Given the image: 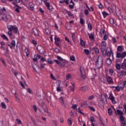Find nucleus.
I'll return each instance as SVG.
<instances>
[{"label":"nucleus","instance_id":"f257e3e1","mask_svg":"<svg viewBox=\"0 0 126 126\" xmlns=\"http://www.w3.org/2000/svg\"><path fill=\"white\" fill-rule=\"evenodd\" d=\"M95 66L98 69L101 68L103 66V57L98 56L95 62Z\"/></svg>","mask_w":126,"mask_h":126},{"label":"nucleus","instance_id":"f03ea898","mask_svg":"<svg viewBox=\"0 0 126 126\" xmlns=\"http://www.w3.org/2000/svg\"><path fill=\"white\" fill-rule=\"evenodd\" d=\"M103 57H106V56H107V57H109V59H112V60L114 59V53H113V51H112V49L110 48L109 50H108V49H106L105 51V53H102Z\"/></svg>","mask_w":126,"mask_h":126},{"label":"nucleus","instance_id":"7ed1b4c3","mask_svg":"<svg viewBox=\"0 0 126 126\" xmlns=\"http://www.w3.org/2000/svg\"><path fill=\"white\" fill-rule=\"evenodd\" d=\"M7 28L9 31H13L14 33H17L18 32V28L15 26H8Z\"/></svg>","mask_w":126,"mask_h":126},{"label":"nucleus","instance_id":"20e7f679","mask_svg":"<svg viewBox=\"0 0 126 126\" xmlns=\"http://www.w3.org/2000/svg\"><path fill=\"white\" fill-rule=\"evenodd\" d=\"M36 49L37 50L38 52H39V54L45 55L46 52L45 51L44 47L41 45H38L36 47Z\"/></svg>","mask_w":126,"mask_h":126},{"label":"nucleus","instance_id":"39448f33","mask_svg":"<svg viewBox=\"0 0 126 126\" xmlns=\"http://www.w3.org/2000/svg\"><path fill=\"white\" fill-rule=\"evenodd\" d=\"M0 20H3V21L6 22L8 20L7 16L3 12L0 13Z\"/></svg>","mask_w":126,"mask_h":126},{"label":"nucleus","instance_id":"423d86ee","mask_svg":"<svg viewBox=\"0 0 126 126\" xmlns=\"http://www.w3.org/2000/svg\"><path fill=\"white\" fill-rule=\"evenodd\" d=\"M60 102L61 103V104L64 108H67L68 107V105L66 102H64V97L63 96L61 97L60 98Z\"/></svg>","mask_w":126,"mask_h":126},{"label":"nucleus","instance_id":"0eeeda50","mask_svg":"<svg viewBox=\"0 0 126 126\" xmlns=\"http://www.w3.org/2000/svg\"><path fill=\"white\" fill-rule=\"evenodd\" d=\"M80 71L82 78L85 79V78H86V75L85 74V70L84 69V68L81 67L80 68Z\"/></svg>","mask_w":126,"mask_h":126},{"label":"nucleus","instance_id":"6e6552de","mask_svg":"<svg viewBox=\"0 0 126 126\" xmlns=\"http://www.w3.org/2000/svg\"><path fill=\"white\" fill-rule=\"evenodd\" d=\"M126 52H124L122 54H121V53H117L116 54V58H118V59H124V58H126Z\"/></svg>","mask_w":126,"mask_h":126},{"label":"nucleus","instance_id":"1a4fd4ad","mask_svg":"<svg viewBox=\"0 0 126 126\" xmlns=\"http://www.w3.org/2000/svg\"><path fill=\"white\" fill-rule=\"evenodd\" d=\"M121 68H122L124 70H122V72L125 73V74H126V63H123L121 64Z\"/></svg>","mask_w":126,"mask_h":126},{"label":"nucleus","instance_id":"9d476101","mask_svg":"<svg viewBox=\"0 0 126 126\" xmlns=\"http://www.w3.org/2000/svg\"><path fill=\"white\" fill-rule=\"evenodd\" d=\"M109 98L113 104H116V101H115V96H114L112 94H110Z\"/></svg>","mask_w":126,"mask_h":126},{"label":"nucleus","instance_id":"9b49d317","mask_svg":"<svg viewBox=\"0 0 126 126\" xmlns=\"http://www.w3.org/2000/svg\"><path fill=\"white\" fill-rule=\"evenodd\" d=\"M32 32V34H33L34 36H38V35H39V30H38V29H33Z\"/></svg>","mask_w":126,"mask_h":126},{"label":"nucleus","instance_id":"f8f14e48","mask_svg":"<svg viewBox=\"0 0 126 126\" xmlns=\"http://www.w3.org/2000/svg\"><path fill=\"white\" fill-rule=\"evenodd\" d=\"M124 75H126V74H125V73L123 72V70L121 72H119L117 74V76L119 78H123V76H124Z\"/></svg>","mask_w":126,"mask_h":126},{"label":"nucleus","instance_id":"ddd939ff","mask_svg":"<svg viewBox=\"0 0 126 126\" xmlns=\"http://www.w3.org/2000/svg\"><path fill=\"white\" fill-rule=\"evenodd\" d=\"M107 82H108L109 84H114L113 79L110 76H108L107 78Z\"/></svg>","mask_w":126,"mask_h":126},{"label":"nucleus","instance_id":"4468645a","mask_svg":"<svg viewBox=\"0 0 126 126\" xmlns=\"http://www.w3.org/2000/svg\"><path fill=\"white\" fill-rule=\"evenodd\" d=\"M115 11L116 13V15L118 16V17L122 15V11H121L120 9H118V10L116 9Z\"/></svg>","mask_w":126,"mask_h":126},{"label":"nucleus","instance_id":"2eb2a0df","mask_svg":"<svg viewBox=\"0 0 126 126\" xmlns=\"http://www.w3.org/2000/svg\"><path fill=\"white\" fill-rule=\"evenodd\" d=\"M80 90L81 91H87V90H88V88L87 86H84L81 87L80 88Z\"/></svg>","mask_w":126,"mask_h":126},{"label":"nucleus","instance_id":"dca6fc26","mask_svg":"<svg viewBox=\"0 0 126 126\" xmlns=\"http://www.w3.org/2000/svg\"><path fill=\"white\" fill-rule=\"evenodd\" d=\"M15 5L18 7L15 9V11H16V12H17L18 13H19L20 12V10H19V9H21V7L18 6V5L17 4H15Z\"/></svg>","mask_w":126,"mask_h":126},{"label":"nucleus","instance_id":"f3484780","mask_svg":"<svg viewBox=\"0 0 126 126\" xmlns=\"http://www.w3.org/2000/svg\"><path fill=\"white\" fill-rule=\"evenodd\" d=\"M101 53L103 54L104 52H106V46L105 45H101Z\"/></svg>","mask_w":126,"mask_h":126},{"label":"nucleus","instance_id":"a211bd4d","mask_svg":"<svg viewBox=\"0 0 126 126\" xmlns=\"http://www.w3.org/2000/svg\"><path fill=\"white\" fill-rule=\"evenodd\" d=\"M116 113H118V115H119V116H120V117H121V116H123V115H124V113L123 112H122V111L117 109L116 111Z\"/></svg>","mask_w":126,"mask_h":126},{"label":"nucleus","instance_id":"6ab92c4d","mask_svg":"<svg viewBox=\"0 0 126 126\" xmlns=\"http://www.w3.org/2000/svg\"><path fill=\"white\" fill-rule=\"evenodd\" d=\"M66 63H65V61L64 60H62V61L60 62V64L59 65H61V66H65Z\"/></svg>","mask_w":126,"mask_h":126},{"label":"nucleus","instance_id":"aec40b11","mask_svg":"<svg viewBox=\"0 0 126 126\" xmlns=\"http://www.w3.org/2000/svg\"><path fill=\"white\" fill-rule=\"evenodd\" d=\"M106 63L107 64H108V65H110V64L112 63V60H111V58H108L106 60Z\"/></svg>","mask_w":126,"mask_h":126},{"label":"nucleus","instance_id":"412c9836","mask_svg":"<svg viewBox=\"0 0 126 126\" xmlns=\"http://www.w3.org/2000/svg\"><path fill=\"white\" fill-rule=\"evenodd\" d=\"M102 14L104 18H106L107 17V16H108V15H109V14L105 11H104L103 12H102Z\"/></svg>","mask_w":126,"mask_h":126},{"label":"nucleus","instance_id":"4be33fe9","mask_svg":"<svg viewBox=\"0 0 126 126\" xmlns=\"http://www.w3.org/2000/svg\"><path fill=\"white\" fill-rule=\"evenodd\" d=\"M55 42H61V39H60L59 37H58V35H55Z\"/></svg>","mask_w":126,"mask_h":126},{"label":"nucleus","instance_id":"5701e85b","mask_svg":"<svg viewBox=\"0 0 126 126\" xmlns=\"http://www.w3.org/2000/svg\"><path fill=\"white\" fill-rule=\"evenodd\" d=\"M29 4L30 6V9H31V10H34V6L32 5V3L30 2L29 3Z\"/></svg>","mask_w":126,"mask_h":126},{"label":"nucleus","instance_id":"b1692460","mask_svg":"<svg viewBox=\"0 0 126 126\" xmlns=\"http://www.w3.org/2000/svg\"><path fill=\"white\" fill-rule=\"evenodd\" d=\"M111 7L113 10L115 11L117 10V6H116V4H111Z\"/></svg>","mask_w":126,"mask_h":126},{"label":"nucleus","instance_id":"393cba45","mask_svg":"<svg viewBox=\"0 0 126 126\" xmlns=\"http://www.w3.org/2000/svg\"><path fill=\"white\" fill-rule=\"evenodd\" d=\"M67 123L69 126H72V121H71V118L68 119Z\"/></svg>","mask_w":126,"mask_h":126},{"label":"nucleus","instance_id":"a878e982","mask_svg":"<svg viewBox=\"0 0 126 126\" xmlns=\"http://www.w3.org/2000/svg\"><path fill=\"white\" fill-rule=\"evenodd\" d=\"M25 53L26 54V56L27 57H29V55H30L29 50H28V49H27V47L25 49Z\"/></svg>","mask_w":126,"mask_h":126},{"label":"nucleus","instance_id":"bb28decb","mask_svg":"<svg viewBox=\"0 0 126 126\" xmlns=\"http://www.w3.org/2000/svg\"><path fill=\"white\" fill-rule=\"evenodd\" d=\"M34 57L36 58V59H38V60H39V59H40V60H41V58H42V56H41L39 54H34Z\"/></svg>","mask_w":126,"mask_h":126},{"label":"nucleus","instance_id":"cd10ccee","mask_svg":"<svg viewBox=\"0 0 126 126\" xmlns=\"http://www.w3.org/2000/svg\"><path fill=\"white\" fill-rule=\"evenodd\" d=\"M1 38H2L4 40H7V41H8V38L5 35V34H2L1 35Z\"/></svg>","mask_w":126,"mask_h":126},{"label":"nucleus","instance_id":"c85d7f7f","mask_svg":"<svg viewBox=\"0 0 126 126\" xmlns=\"http://www.w3.org/2000/svg\"><path fill=\"white\" fill-rule=\"evenodd\" d=\"M88 28L90 31H92V25L91 23L88 24Z\"/></svg>","mask_w":126,"mask_h":126},{"label":"nucleus","instance_id":"c756f323","mask_svg":"<svg viewBox=\"0 0 126 126\" xmlns=\"http://www.w3.org/2000/svg\"><path fill=\"white\" fill-rule=\"evenodd\" d=\"M121 88H122V89H124V87H119L118 86H117L115 87V89L116 90H117V91H118V92H119V91H121Z\"/></svg>","mask_w":126,"mask_h":126},{"label":"nucleus","instance_id":"7c9ffc66","mask_svg":"<svg viewBox=\"0 0 126 126\" xmlns=\"http://www.w3.org/2000/svg\"><path fill=\"white\" fill-rule=\"evenodd\" d=\"M108 112L109 116H112V115H113V110H112V109L109 108L108 109Z\"/></svg>","mask_w":126,"mask_h":126},{"label":"nucleus","instance_id":"2f4dec72","mask_svg":"<svg viewBox=\"0 0 126 126\" xmlns=\"http://www.w3.org/2000/svg\"><path fill=\"white\" fill-rule=\"evenodd\" d=\"M72 39L73 41H75V33H71Z\"/></svg>","mask_w":126,"mask_h":126},{"label":"nucleus","instance_id":"473e14b6","mask_svg":"<svg viewBox=\"0 0 126 126\" xmlns=\"http://www.w3.org/2000/svg\"><path fill=\"white\" fill-rule=\"evenodd\" d=\"M81 107H85L87 106V102L85 101L81 103Z\"/></svg>","mask_w":126,"mask_h":126},{"label":"nucleus","instance_id":"72a5a7b5","mask_svg":"<svg viewBox=\"0 0 126 126\" xmlns=\"http://www.w3.org/2000/svg\"><path fill=\"white\" fill-rule=\"evenodd\" d=\"M115 66H116V69L120 70L121 69V68H122L121 65L120 64H116Z\"/></svg>","mask_w":126,"mask_h":126},{"label":"nucleus","instance_id":"f704fd0d","mask_svg":"<svg viewBox=\"0 0 126 126\" xmlns=\"http://www.w3.org/2000/svg\"><path fill=\"white\" fill-rule=\"evenodd\" d=\"M11 45L13 48H15V41L12 40L11 42Z\"/></svg>","mask_w":126,"mask_h":126},{"label":"nucleus","instance_id":"c9c22d12","mask_svg":"<svg viewBox=\"0 0 126 126\" xmlns=\"http://www.w3.org/2000/svg\"><path fill=\"white\" fill-rule=\"evenodd\" d=\"M93 50L94 51L95 54H99V49L97 48H94Z\"/></svg>","mask_w":126,"mask_h":126},{"label":"nucleus","instance_id":"e433bc0d","mask_svg":"<svg viewBox=\"0 0 126 126\" xmlns=\"http://www.w3.org/2000/svg\"><path fill=\"white\" fill-rule=\"evenodd\" d=\"M84 52L87 56H88V55H89V54L90 53V52L88 49H84Z\"/></svg>","mask_w":126,"mask_h":126},{"label":"nucleus","instance_id":"4c0bfd02","mask_svg":"<svg viewBox=\"0 0 126 126\" xmlns=\"http://www.w3.org/2000/svg\"><path fill=\"white\" fill-rule=\"evenodd\" d=\"M48 10L50 11V12H53V6L50 5L49 7H47Z\"/></svg>","mask_w":126,"mask_h":126},{"label":"nucleus","instance_id":"58836bf2","mask_svg":"<svg viewBox=\"0 0 126 126\" xmlns=\"http://www.w3.org/2000/svg\"><path fill=\"white\" fill-rule=\"evenodd\" d=\"M43 111L45 114H48V115L50 114V113H49V111H48L47 108H45L43 110Z\"/></svg>","mask_w":126,"mask_h":126},{"label":"nucleus","instance_id":"ea45409f","mask_svg":"<svg viewBox=\"0 0 126 126\" xmlns=\"http://www.w3.org/2000/svg\"><path fill=\"white\" fill-rule=\"evenodd\" d=\"M67 13L68 16H69V17H72V16H73V14H71V13L69 11H68L67 12Z\"/></svg>","mask_w":126,"mask_h":126},{"label":"nucleus","instance_id":"a19ab883","mask_svg":"<svg viewBox=\"0 0 126 126\" xmlns=\"http://www.w3.org/2000/svg\"><path fill=\"white\" fill-rule=\"evenodd\" d=\"M80 44L81 46H83V47H85V42H84L82 39L80 40Z\"/></svg>","mask_w":126,"mask_h":126},{"label":"nucleus","instance_id":"79ce46f5","mask_svg":"<svg viewBox=\"0 0 126 126\" xmlns=\"http://www.w3.org/2000/svg\"><path fill=\"white\" fill-rule=\"evenodd\" d=\"M100 33L101 34H102L103 35H106V31L104 29H101L100 30Z\"/></svg>","mask_w":126,"mask_h":126},{"label":"nucleus","instance_id":"37998d69","mask_svg":"<svg viewBox=\"0 0 126 126\" xmlns=\"http://www.w3.org/2000/svg\"><path fill=\"white\" fill-rule=\"evenodd\" d=\"M122 50H123V47H122V46H118L117 51L119 52H122Z\"/></svg>","mask_w":126,"mask_h":126},{"label":"nucleus","instance_id":"c03bdc74","mask_svg":"<svg viewBox=\"0 0 126 126\" xmlns=\"http://www.w3.org/2000/svg\"><path fill=\"white\" fill-rule=\"evenodd\" d=\"M1 105L2 106V108H3V109H6V105L4 102H1Z\"/></svg>","mask_w":126,"mask_h":126},{"label":"nucleus","instance_id":"a18cd8bd","mask_svg":"<svg viewBox=\"0 0 126 126\" xmlns=\"http://www.w3.org/2000/svg\"><path fill=\"white\" fill-rule=\"evenodd\" d=\"M89 37L91 40H94V39H95L94 35L92 34H91V35H89Z\"/></svg>","mask_w":126,"mask_h":126},{"label":"nucleus","instance_id":"49530a36","mask_svg":"<svg viewBox=\"0 0 126 126\" xmlns=\"http://www.w3.org/2000/svg\"><path fill=\"white\" fill-rule=\"evenodd\" d=\"M47 62L48 63H50V64H53V63H54L53 60H51V59H48Z\"/></svg>","mask_w":126,"mask_h":126},{"label":"nucleus","instance_id":"de8ad7c7","mask_svg":"<svg viewBox=\"0 0 126 126\" xmlns=\"http://www.w3.org/2000/svg\"><path fill=\"white\" fill-rule=\"evenodd\" d=\"M107 9H108V10H109V11L110 13H113L114 12V10L112 9V8H111L108 7Z\"/></svg>","mask_w":126,"mask_h":126},{"label":"nucleus","instance_id":"09e8293b","mask_svg":"<svg viewBox=\"0 0 126 126\" xmlns=\"http://www.w3.org/2000/svg\"><path fill=\"white\" fill-rule=\"evenodd\" d=\"M69 8H70V9H73L74 7V3H73L72 4H69Z\"/></svg>","mask_w":126,"mask_h":126},{"label":"nucleus","instance_id":"8fccbe9b","mask_svg":"<svg viewBox=\"0 0 126 126\" xmlns=\"http://www.w3.org/2000/svg\"><path fill=\"white\" fill-rule=\"evenodd\" d=\"M50 78L53 79V80H57V79H56V78H55V77L54 76V75L53 74H50Z\"/></svg>","mask_w":126,"mask_h":126},{"label":"nucleus","instance_id":"3c124183","mask_svg":"<svg viewBox=\"0 0 126 126\" xmlns=\"http://www.w3.org/2000/svg\"><path fill=\"white\" fill-rule=\"evenodd\" d=\"M0 61L2 62V63L4 64V66H6V65L5 64V62L2 58L0 59Z\"/></svg>","mask_w":126,"mask_h":126},{"label":"nucleus","instance_id":"603ef678","mask_svg":"<svg viewBox=\"0 0 126 126\" xmlns=\"http://www.w3.org/2000/svg\"><path fill=\"white\" fill-rule=\"evenodd\" d=\"M27 92H28V93H30V94H33V93L32 92V91L31 90V89H30V88H28L27 89Z\"/></svg>","mask_w":126,"mask_h":126},{"label":"nucleus","instance_id":"864d4df0","mask_svg":"<svg viewBox=\"0 0 126 126\" xmlns=\"http://www.w3.org/2000/svg\"><path fill=\"white\" fill-rule=\"evenodd\" d=\"M21 40L23 42H25V41H26V37H25V36H24L23 35H22L21 36Z\"/></svg>","mask_w":126,"mask_h":126},{"label":"nucleus","instance_id":"5fc2aeb1","mask_svg":"<svg viewBox=\"0 0 126 126\" xmlns=\"http://www.w3.org/2000/svg\"><path fill=\"white\" fill-rule=\"evenodd\" d=\"M70 59V61H72V62H74L75 61V57H74V56H71Z\"/></svg>","mask_w":126,"mask_h":126},{"label":"nucleus","instance_id":"6e6d98bb","mask_svg":"<svg viewBox=\"0 0 126 126\" xmlns=\"http://www.w3.org/2000/svg\"><path fill=\"white\" fill-rule=\"evenodd\" d=\"M80 23H81V25H83L84 24V20L83 19L81 18L80 20Z\"/></svg>","mask_w":126,"mask_h":126},{"label":"nucleus","instance_id":"4d7b16f0","mask_svg":"<svg viewBox=\"0 0 126 126\" xmlns=\"http://www.w3.org/2000/svg\"><path fill=\"white\" fill-rule=\"evenodd\" d=\"M94 95H91V96H89L88 100H93V99H94Z\"/></svg>","mask_w":126,"mask_h":126},{"label":"nucleus","instance_id":"13d9d810","mask_svg":"<svg viewBox=\"0 0 126 126\" xmlns=\"http://www.w3.org/2000/svg\"><path fill=\"white\" fill-rule=\"evenodd\" d=\"M16 121L18 125H20V124H21V120H19L18 118L16 119Z\"/></svg>","mask_w":126,"mask_h":126},{"label":"nucleus","instance_id":"bf43d9fd","mask_svg":"<svg viewBox=\"0 0 126 126\" xmlns=\"http://www.w3.org/2000/svg\"><path fill=\"white\" fill-rule=\"evenodd\" d=\"M45 4L46 6L47 7V8L51 6L50 2H45Z\"/></svg>","mask_w":126,"mask_h":126},{"label":"nucleus","instance_id":"052dcab7","mask_svg":"<svg viewBox=\"0 0 126 126\" xmlns=\"http://www.w3.org/2000/svg\"><path fill=\"white\" fill-rule=\"evenodd\" d=\"M107 39H108V36L107 35V34H104L103 36V40H104V41H106Z\"/></svg>","mask_w":126,"mask_h":126},{"label":"nucleus","instance_id":"680f3d73","mask_svg":"<svg viewBox=\"0 0 126 126\" xmlns=\"http://www.w3.org/2000/svg\"><path fill=\"white\" fill-rule=\"evenodd\" d=\"M57 59L59 60V61H61V62H62V61H63V59L62 58V57L60 56H57Z\"/></svg>","mask_w":126,"mask_h":126},{"label":"nucleus","instance_id":"e2e57ef3","mask_svg":"<svg viewBox=\"0 0 126 126\" xmlns=\"http://www.w3.org/2000/svg\"><path fill=\"white\" fill-rule=\"evenodd\" d=\"M90 121H91V123H93V122H94L95 121V119L93 117H91Z\"/></svg>","mask_w":126,"mask_h":126},{"label":"nucleus","instance_id":"0e129e2a","mask_svg":"<svg viewBox=\"0 0 126 126\" xmlns=\"http://www.w3.org/2000/svg\"><path fill=\"white\" fill-rule=\"evenodd\" d=\"M90 109L91 111H92L93 112H95V108L93 107L89 106Z\"/></svg>","mask_w":126,"mask_h":126},{"label":"nucleus","instance_id":"69168bd1","mask_svg":"<svg viewBox=\"0 0 126 126\" xmlns=\"http://www.w3.org/2000/svg\"><path fill=\"white\" fill-rule=\"evenodd\" d=\"M66 79L68 80L69 79V78H70V77H71V75H70V74H68L66 76Z\"/></svg>","mask_w":126,"mask_h":126},{"label":"nucleus","instance_id":"338daca9","mask_svg":"<svg viewBox=\"0 0 126 126\" xmlns=\"http://www.w3.org/2000/svg\"><path fill=\"white\" fill-rule=\"evenodd\" d=\"M84 13L85 15H88V14H89V11H88V10H85L84 11Z\"/></svg>","mask_w":126,"mask_h":126},{"label":"nucleus","instance_id":"774afa93","mask_svg":"<svg viewBox=\"0 0 126 126\" xmlns=\"http://www.w3.org/2000/svg\"><path fill=\"white\" fill-rule=\"evenodd\" d=\"M32 43L33 45H34V46H36V45H37V42H36L35 40L34 39L32 40Z\"/></svg>","mask_w":126,"mask_h":126}]
</instances>
